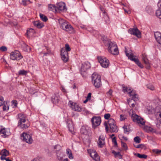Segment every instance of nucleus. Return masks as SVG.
<instances>
[{"label": "nucleus", "mask_w": 161, "mask_h": 161, "mask_svg": "<svg viewBox=\"0 0 161 161\" xmlns=\"http://www.w3.org/2000/svg\"><path fill=\"white\" fill-rule=\"evenodd\" d=\"M103 41L105 45L108 47V50L109 53L114 55L118 54L119 50L115 42H111L108 39L103 40Z\"/></svg>", "instance_id": "obj_1"}, {"label": "nucleus", "mask_w": 161, "mask_h": 161, "mask_svg": "<svg viewBox=\"0 0 161 161\" xmlns=\"http://www.w3.org/2000/svg\"><path fill=\"white\" fill-rule=\"evenodd\" d=\"M92 82L94 86L97 88L100 87L101 86L100 76L96 73H93L92 75Z\"/></svg>", "instance_id": "obj_2"}, {"label": "nucleus", "mask_w": 161, "mask_h": 161, "mask_svg": "<svg viewBox=\"0 0 161 161\" xmlns=\"http://www.w3.org/2000/svg\"><path fill=\"white\" fill-rule=\"evenodd\" d=\"M98 59L102 67L104 68H107L109 64V61L105 57H98Z\"/></svg>", "instance_id": "obj_3"}, {"label": "nucleus", "mask_w": 161, "mask_h": 161, "mask_svg": "<svg viewBox=\"0 0 161 161\" xmlns=\"http://www.w3.org/2000/svg\"><path fill=\"white\" fill-rule=\"evenodd\" d=\"M21 139L24 142L31 144L33 142L32 136L31 134L23 132L21 135Z\"/></svg>", "instance_id": "obj_4"}, {"label": "nucleus", "mask_w": 161, "mask_h": 161, "mask_svg": "<svg viewBox=\"0 0 161 161\" xmlns=\"http://www.w3.org/2000/svg\"><path fill=\"white\" fill-rule=\"evenodd\" d=\"M10 58L14 60H18L23 58L20 52L18 51H14L10 53Z\"/></svg>", "instance_id": "obj_5"}, {"label": "nucleus", "mask_w": 161, "mask_h": 161, "mask_svg": "<svg viewBox=\"0 0 161 161\" xmlns=\"http://www.w3.org/2000/svg\"><path fill=\"white\" fill-rule=\"evenodd\" d=\"M131 118L134 122L138 124H141L142 125H144L145 124L144 119L136 114H133L132 115Z\"/></svg>", "instance_id": "obj_6"}, {"label": "nucleus", "mask_w": 161, "mask_h": 161, "mask_svg": "<svg viewBox=\"0 0 161 161\" xmlns=\"http://www.w3.org/2000/svg\"><path fill=\"white\" fill-rule=\"evenodd\" d=\"M92 127L95 129L99 125L101 121V118L99 116H93L91 119Z\"/></svg>", "instance_id": "obj_7"}, {"label": "nucleus", "mask_w": 161, "mask_h": 161, "mask_svg": "<svg viewBox=\"0 0 161 161\" xmlns=\"http://www.w3.org/2000/svg\"><path fill=\"white\" fill-rule=\"evenodd\" d=\"M9 129L0 126V135L3 137L6 138L10 135Z\"/></svg>", "instance_id": "obj_8"}, {"label": "nucleus", "mask_w": 161, "mask_h": 161, "mask_svg": "<svg viewBox=\"0 0 161 161\" xmlns=\"http://www.w3.org/2000/svg\"><path fill=\"white\" fill-rule=\"evenodd\" d=\"M128 31L130 34L135 35L139 38L141 37V32L137 28H130L129 29Z\"/></svg>", "instance_id": "obj_9"}, {"label": "nucleus", "mask_w": 161, "mask_h": 161, "mask_svg": "<svg viewBox=\"0 0 161 161\" xmlns=\"http://www.w3.org/2000/svg\"><path fill=\"white\" fill-rule=\"evenodd\" d=\"M68 105L73 110L75 111L80 112L81 111V108L80 107L71 101H69Z\"/></svg>", "instance_id": "obj_10"}, {"label": "nucleus", "mask_w": 161, "mask_h": 161, "mask_svg": "<svg viewBox=\"0 0 161 161\" xmlns=\"http://www.w3.org/2000/svg\"><path fill=\"white\" fill-rule=\"evenodd\" d=\"M61 58L64 62H67L69 60L68 53L65 51L64 48L61 49Z\"/></svg>", "instance_id": "obj_11"}, {"label": "nucleus", "mask_w": 161, "mask_h": 161, "mask_svg": "<svg viewBox=\"0 0 161 161\" xmlns=\"http://www.w3.org/2000/svg\"><path fill=\"white\" fill-rule=\"evenodd\" d=\"M26 117L25 114L22 113H19L16 116L17 119L18 120V124H20L21 123H25L26 121Z\"/></svg>", "instance_id": "obj_12"}, {"label": "nucleus", "mask_w": 161, "mask_h": 161, "mask_svg": "<svg viewBox=\"0 0 161 161\" xmlns=\"http://www.w3.org/2000/svg\"><path fill=\"white\" fill-rule=\"evenodd\" d=\"M57 20L58 21L60 28L63 30H64L69 24L68 22L61 18H59Z\"/></svg>", "instance_id": "obj_13"}, {"label": "nucleus", "mask_w": 161, "mask_h": 161, "mask_svg": "<svg viewBox=\"0 0 161 161\" xmlns=\"http://www.w3.org/2000/svg\"><path fill=\"white\" fill-rule=\"evenodd\" d=\"M108 124V125L109 126L115 124L114 120L113 119L110 118L108 119V121L104 123V125L105 127V130L107 132H108L109 129V126Z\"/></svg>", "instance_id": "obj_14"}, {"label": "nucleus", "mask_w": 161, "mask_h": 161, "mask_svg": "<svg viewBox=\"0 0 161 161\" xmlns=\"http://www.w3.org/2000/svg\"><path fill=\"white\" fill-rule=\"evenodd\" d=\"M142 60L145 64L146 68L147 69H149L150 67V64L147 58V56L145 53H143L142 55Z\"/></svg>", "instance_id": "obj_15"}, {"label": "nucleus", "mask_w": 161, "mask_h": 161, "mask_svg": "<svg viewBox=\"0 0 161 161\" xmlns=\"http://www.w3.org/2000/svg\"><path fill=\"white\" fill-rule=\"evenodd\" d=\"M91 67V64L88 62H86L82 64L80 69L81 72H85Z\"/></svg>", "instance_id": "obj_16"}, {"label": "nucleus", "mask_w": 161, "mask_h": 161, "mask_svg": "<svg viewBox=\"0 0 161 161\" xmlns=\"http://www.w3.org/2000/svg\"><path fill=\"white\" fill-rule=\"evenodd\" d=\"M57 7V11H62L67 10L65 3L63 2H60L58 3Z\"/></svg>", "instance_id": "obj_17"}, {"label": "nucleus", "mask_w": 161, "mask_h": 161, "mask_svg": "<svg viewBox=\"0 0 161 161\" xmlns=\"http://www.w3.org/2000/svg\"><path fill=\"white\" fill-rule=\"evenodd\" d=\"M98 145L100 147H102L105 144V137L103 135L99 136L97 142Z\"/></svg>", "instance_id": "obj_18"}, {"label": "nucleus", "mask_w": 161, "mask_h": 161, "mask_svg": "<svg viewBox=\"0 0 161 161\" xmlns=\"http://www.w3.org/2000/svg\"><path fill=\"white\" fill-rule=\"evenodd\" d=\"M30 126L29 122L26 121L25 123H21L20 124H18L17 127L23 130H25L28 128Z\"/></svg>", "instance_id": "obj_19"}, {"label": "nucleus", "mask_w": 161, "mask_h": 161, "mask_svg": "<svg viewBox=\"0 0 161 161\" xmlns=\"http://www.w3.org/2000/svg\"><path fill=\"white\" fill-rule=\"evenodd\" d=\"M90 131V130L88 127L82 126L80 129V132L82 134L86 135H88Z\"/></svg>", "instance_id": "obj_20"}, {"label": "nucleus", "mask_w": 161, "mask_h": 161, "mask_svg": "<svg viewBox=\"0 0 161 161\" xmlns=\"http://www.w3.org/2000/svg\"><path fill=\"white\" fill-rule=\"evenodd\" d=\"M129 95L130 97H132L131 100L135 101L138 100L139 99V96L136 93V92L134 90L129 92Z\"/></svg>", "instance_id": "obj_21"}, {"label": "nucleus", "mask_w": 161, "mask_h": 161, "mask_svg": "<svg viewBox=\"0 0 161 161\" xmlns=\"http://www.w3.org/2000/svg\"><path fill=\"white\" fill-rule=\"evenodd\" d=\"M125 53L126 56L128 57V58L131 60L134 61L136 64L139 61L137 58L134 57V56L132 53L130 54L127 53L126 51H125Z\"/></svg>", "instance_id": "obj_22"}, {"label": "nucleus", "mask_w": 161, "mask_h": 161, "mask_svg": "<svg viewBox=\"0 0 161 161\" xmlns=\"http://www.w3.org/2000/svg\"><path fill=\"white\" fill-rule=\"evenodd\" d=\"M64 30L70 33H73L75 32L72 26L69 24H68Z\"/></svg>", "instance_id": "obj_23"}, {"label": "nucleus", "mask_w": 161, "mask_h": 161, "mask_svg": "<svg viewBox=\"0 0 161 161\" xmlns=\"http://www.w3.org/2000/svg\"><path fill=\"white\" fill-rule=\"evenodd\" d=\"M154 36L158 42L161 44V33L157 31L155 32Z\"/></svg>", "instance_id": "obj_24"}, {"label": "nucleus", "mask_w": 161, "mask_h": 161, "mask_svg": "<svg viewBox=\"0 0 161 161\" xmlns=\"http://www.w3.org/2000/svg\"><path fill=\"white\" fill-rule=\"evenodd\" d=\"M158 8L156 11V14L158 18L161 19V2H158Z\"/></svg>", "instance_id": "obj_25"}, {"label": "nucleus", "mask_w": 161, "mask_h": 161, "mask_svg": "<svg viewBox=\"0 0 161 161\" xmlns=\"http://www.w3.org/2000/svg\"><path fill=\"white\" fill-rule=\"evenodd\" d=\"M91 157L95 161H99V157L97 153L95 151L92 152L90 153Z\"/></svg>", "instance_id": "obj_26"}, {"label": "nucleus", "mask_w": 161, "mask_h": 161, "mask_svg": "<svg viewBox=\"0 0 161 161\" xmlns=\"http://www.w3.org/2000/svg\"><path fill=\"white\" fill-rule=\"evenodd\" d=\"M48 9L49 10L52 11L55 13L57 12V7L54 4H49L48 5Z\"/></svg>", "instance_id": "obj_27"}, {"label": "nucleus", "mask_w": 161, "mask_h": 161, "mask_svg": "<svg viewBox=\"0 0 161 161\" xmlns=\"http://www.w3.org/2000/svg\"><path fill=\"white\" fill-rule=\"evenodd\" d=\"M144 129L147 132H152L154 133H156V130L151 127L148 126H145L144 127Z\"/></svg>", "instance_id": "obj_28"}, {"label": "nucleus", "mask_w": 161, "mask_h": 161, "mask_svg": "<svg viewBox=\"0 0 161 161\" xmlns=\"http://www.w3.org/2000/svg\"><path fill=\"white\" fill-rule=\"evenodd\" d=\"M33 24L34 26L39 29L42 28L44 26L43 24L39 21H34Z\"/></svg>", "instance_id": "obj_29"}, {"label": "nucleus", "mask_w": 161, "mask_h": 161, "mask_svg": "<svg viewBox=\"0 0 161 161\" xmlns=\"http://www.w3.org/2000/svg\"><path fill=\"white\" fill-rule=\"evenodd\" d=\"M109 130L111 132H117L118 130V129L116 124L111 125L109 126Z\"/></svg>", "instance_id": "obj_30"}, {"label": "nucleus", "mask_w": 161, "mask_h": 161, "mask_svg": "<svg viewBox=\"0 0 161 161\" xmlns=\"http://www.w3.org/2000/svg\"><path fill=\"white\" fill-rule=\"evenodd\" d=\"M21 47L25 51L29 52H30L31 50V48L24 43H23L21 45Z\"/></svg>", "instance_id": "obj_31"}, {"label": "nucleus", "mask_w": 161, "mask_h": 161, "mask_svg": "<svg viewBox=\"0 0 161 161\" xmlns=\"http://www.w3.org/2000/svg\"><path fill=\"white\" fill-rule=\"evenodd\" d=\"M160 107H157L155 109V113L156 115L158 116L161 118V105Z\"/></svg>", "instance_id": "obj_32"}, {"label": "nucleus", "mask_w": 161, "mask_h": 161, "mask_svg": "<svg viewBox=\"0 0 161 161\" xmlns=\"http://www.w3.org/2000/svg\"><path fill=\"white\" fill-rule=\"evenodd\" d=\"M66 153L69 159H73L74 157L72 154L71 151L69 148H67L66 149Z\"/></svg>", "instance_id": "obj_33"}, {"label": "nucleus", "mask_w": 161, "mask_h": 161, "mask_svg": "<svg viewBox=\"0 0 161 161\" xmlns=\"http://www.w3.org/2000/svg\"><path fill=\"white\" fill-rule=\"evenodd\" d=\"M112 153L114 154L115 158L119 159H121L122 158V156L119 152H116L114 150H112Z\"/></svg>", "instance_id": "obj_34"}, {"label": "nucleus", "mask_w": 161, "mask_h": 161, "mask_svg": "<svg viewBox=\"0 0 161 161\" xmlns=\"http://www.w3.org/2000/svg\"><path fill=\"white\" fill-rule=\"evenodd\" d=\"M59 100L58 97L57 96H56L55 95L53 96L51 98V101L54 104H56L58 103Z\"/></svg>", "instance_id": "obj_35"}, {"label": "nucleus", "mask_w": 161, "mask_h": 161, "mask_svg": "<svg viewBox=\"0 0 161 161\" xmlns=\"http://www.w3.org/2000/svg\"><path fill=\"white\" fill-rule=\"evenodd\" d=\"M122 89L123 91L124 92H127L129 94V92L130 91H133L131 87L125 86H123Z\"/></svg>", "instance_id": "obj_36"}, {"label": "nucleus", "mask_w": 161, "mask_h": 161, "mask_svg": "<svg viewBox=\"0 0 161 161\" xmlns=\"http://www.w3.org/2000/svg\"><path fill=\"white\" fill-rule=\"evenodd\" d=\"M0 154L5 157L8 156L9 155V152L6 149H3L1 150L0 152Z\"/></svg>", "instance_id": "obj_37"}, {"label": "nucleus", "mask_w": 161, "mask_h": 161, "mask_svg": "<svg viewBox=\"0 0 161 161\" xmlns=\"http://www.w3.org/2000/svg\"><path fill=\"white\" fill-rule=\"evenodd\" d=\"M147 109L149 114H152L154 113H155V109L153 108L152 107L147 106Z\"/></svg>", "instance_id": "obj_38"}, {"label": "nucleus", "mask_w": 161, "mask_h": 161, "mask_svg": "<svg viewBox=\"0 0 161 161\" xmlns=\"http://www.w3.org/2000/svg\"><path fill=\"white\" fill-rule=\"evenodd\" d=\"M133 154L135 156H136L138 157L141 158H146L147 157V155L145 154H141L139 153H134Z\"/></svg>", "instance_id": "obj_39"}, {"label": "nucleus", "mask_w": 161, "mask_h": 161, "mask_svg": "<svg viewBox=\"0 0 161 161\" xmlns=\"http://www.w3.org/2000/svg\"><path fill=\"white\" fill-rule=\"evenodd\" d=\"M34 32V30L32 29H30L29 30H27L26 34L28 37L32 36Z\"/></svg>", "instance_id": "obj_40"}, {"label": "nucleus", "mask_w": 161, "mask_h": 161, "mask_svg": "<svg viewBox=\"0 0 161 161\" xmlns=\"http://www.w3.org/2000/svg\"><path fill=\"white\" fill-rule=\"evenodd\" d=\"M103 12L104 14L103 17L104 18L105 21L106 23H108L109 21V17L106 12H105V11H104Z\"/></svg>", "instance_id": "obj_41"}, {"label": "nucleus", "mask_w": 161, "mask_h": 161, "mask_svg": "<svg viewBox=\"0 0 161 161\" xmlns=\"http://www.w3.org/2000/svg\"><path fill=\"white\" fill-rule=\"evenodd\" d=\"M40 17L41 19L43 21L46 22L48 20V19L47 16L42 14H40Z\"/></svg>", "instance_id": "obj_42"}, {"label": "nucleus", "mask_w": 161, "mask_h": 161, "mask_svg": "<svg viewBox=\"0 0 161 161\" xmlns=\"http://www.w3.org/2000/svg\"><path fill=\"white\" fill-rule=\"evenodd\" d=\"M11 104L13 108H16L17 107L18 102L16 100H13L11 101Z\"/></svg>", "instance_id": "obj_43"}, {"label": "nucleus", "mask_w": 161, "mask_h": 161, "mask_svg": "<svg viewBox=\"0 0 161 161\" xmlns=\"http://www.w3.org/2000/svg\"><path fill=\"white\" fill-rule=\"evenodd\" d=\"M18 73L19 75H26L27 73V72L24 70H19Z\"/></svg>", "instance_id": "obj_44"}, {"label": "nucleus", "mask_w": 161, "mask_h": 161, "mask_svg": "<svg viewBox=\"0 0 161 161\" xmlns=\"http://www.w3.org/2000/svg\"><path fill=\"white\" fill-rule=\"evenodd\" d=\"M121 146L125 150H126L128 149V148L127 147V145L124 142L122 141H121Z\"/></svg>", "instance_id": "obj_45"}, {"label": "nucleus", "mask_w": 161, "mask_h": 161, "mask_svg": "<svg viewBox=\"0 0 161 161\" xmlns=\"http://www.w3.org/2000/svg\"><path fill=\"white\" fill-rule=\"evenodd\" d=\"M119 137L121 140L123 139L125 141H127L128 140L127 137L125 136L122 134H119Z\"/></svg>", "instance_id": "obj_46"}, {"label": "nucleus", "mask_w": 161, "mask_h": 161, "mask_svg": "<svg viewBox=\"0 0 161 161\" xmlns=\"http://www.w3.org/2000/svg\"><path fill=\"white\" fill-rule=\"evenodd\" d=\"M31 3L30 0H22V4L24 6H26Z\"/></svg>", "instance_id": "obj_47"}, {"label": "nucleus", "mask_w": 161, "mask_h": 161, "mask_svg": "<svg viewBox=\"0 0 161 161\" xmlns=\"http://www.w3.org/2000/svg\"><path fill=\"white\" fill-rule=\"evenodd\" d=\"M65 51L67 52V53L68 52L70 51H71V48L70 47L69 44H66L65 45V49H64Z\"/></svg>", "instance_id": "obj_48"}, {"label": "nucleus", "mask_w": 161, "mask_h": 161, "mask_svg": "<svg viewBox=\"0 0 161 161\" xmlns=\"http://www.w3.org/2000/svg\"><path fill=\"white\" fill-rule=\"evenodd\" d=\"M134 141L136 143H139L141 142V139L139 136H137L134 138Z\"/></svg>", "instance_id": "obj_49"}, {"label": "nucleus", "mask_w": 161, "mask_h": 161, "mask_svg": "<svg viewBox=\"0 0 161 161\" xmlns=\"http://www.w3.org/2000/svg\"><path fill=\"white\" fill-rule=\"evenodd\" d=\"M57 158L59 160H61L63 158L62 155L61 153H57Z\"/></svg>", "instance_id": "obj_50"}, {"label": "nucleus", "mask_w": 161, "mask_h": 161, "mask_svg": "<svg viewBox=\"0 0 161 161\" xmlns=\"http://www.w3.org/2000/svg\"><path fill=\"white\" fill-rule=\"evenodd\" d=\"M147 88L151 90H153L154 89V86L152 84H149L147 85Z\"/></svg>", "instance_id": "obj_51"}, {"label": "nucleus", "mask_w": 161, "mask_h": 161, "mask_svg": "<svg viewBox=\"0 0 161 161\" xmlns=\"http://www.w3.org/2000/svg\"><path fill=\"white\" fill-rule=\"evenodd\" d=\"M123 128L124 129V133H126L130 131L129 129L127 128V126L125 125L123 127Z\"/></svg>", "instance_id": "obj_52"}, {"label": "nucleus", "mask_w": 161, "mask_h": 161, "mask_svg": "<svg viewBox=\"0 0 161 161\" xmlns=\"http://www.w3.org/2000/svg\"><path fill=\"white\" fill-rule=\"evenodd\" d=\"M7 48L5 46H3L0 47V51L2 52H5L7 51Z\"/></svg>", "instance_id": "obj_53"}, {"label": "nucleus", "mask_w": 161, "mask_h": 161, "mask_svg": "<svg viewBox=\"0 0 161 161\" xmlns=\"http://www.w3.org/2000/svg\"><path fill=\"white\" fill-rule=\"evenodd\" d=\"M112 142L114 143V144L115 146H116L117 145V144L116 141V139L115 137H114L112 138Z\"/></svg>", "instance_id": "obj_54"}, {"label": "nucleus", "mask_w": 161, "mask_h": 161, "mask_svg": "<svg viewBox=\"0 0 161 161\" xmlns=\"http://www.w3.org/2000/svg\"><path fill=\"white\" fill-rule=\"evenodd\" d=\"M4 101L3 98V97H0V106L4 104Z\"/></svg>", "instance_id": "obj_55"}, {"label": "nucleus", "mask_w": 161, "mask_h": 161, "mask_svg": "<svg viewBox=\"0 0 161 161\" xmlns=\"http://www.w3.org/2000/svg\"><path fill=\"white\" fill-rule=\"evenodd\" d=\"M110 117V114H106L104 115V118L105 119H108Z\"/></svg>", "instance_id": "obj_56"}, {"label": "nucleus", "mask_w": 161, "mask_h": 161, "mask_svg": "<svg viewBox=\"0 0 161 161\" xmlns=\"http://www.w3.org/2000/svg\"><path fill=\"white\" fill-rule=\"evenodd\" d=\"M126 118L125 116L123 114H121L120 116V121H123Z\"/></svg>", "instance_id": "obj_57"}, {"label": "nucleus", "mask_w": 161, "mask_h": 161, "mask_svg": "<svg viewBox=\"0 0 161 161\" xmlns=\"http://www.w3.org/2000/svg\"><path fill=\"white\" fill-rule=\"evenodd\" d=\"M136 64L140 68L142 69L144 68L143 66L141 64V63L139 61Z\"/></svg>", "instance_id": "obj_58"}, {"label": "nucleus", "mask_w": 161, "mask_h": 161, "mask_svg": "<svg viewBox=\"0 0 161 161\" xmlns=\"http://www.w3.org/2000/svg\"><path fill=\"white\" fill-rule=\"evenodd\" d=\"M4 105L3 107V111L6 110L7 109L8 110L9 109L8 106V105L7 106L6 105H5L4 103Z\"/></svg>", "instance_id": "obj_59"}, {"label": "nucleus", "mask_w": 161, "mask_h": 161, "mask_svg": "<svg viewBox=\"0 0 161 161\" xmlns=\"http://www.w3.org/2000/svg\"><path fill=\"white\" fill-rule=\"evenodd\" d=\"M113 91L111 89H110L108 92H107V94L108 96H111L112 95Z\"/></svg>", "instance_id": "obj_60"}, {"label": "nucleus", "mask_w": 161, "mask_h": 161, "mask_svg": "<svg viewBox=\"0 0 161 161\" xmlns=\"http://www.w3.org/2000/svg\"><path fill=\"white\" fill-rule=\"evenodd\" d=\"M128 104L130 106V107L133 108L135 106V104L134 103H132V104H130V101L128 102Z\"/></svg>", "instance_id": "obj_61"}, {"label": "nucleus", "mask_w": 161, "mask_h": 161, "mask_svg": "<svg viewBox=\"0 0 161 161\" xmlns=\"http://www.w3.org/2000/svg\"><path fill=\"white\" fill-rule=\"evenodd\" d=\"M91 93H89L88 94V95L87 96L86 98L87 99H88L90 100L91 99Z\"/></svg>", "instance_id": "obj_62"}, {"label": "nucleus", "mask_w": 161, "mask_h": 161, "mask_svg": "<svg viewBox=\"0 0 161 161\" xmlns=\"http://www.w3.org/2000/svg\"><path fill=\"white\" fill-rule=\"evenodd\" d=\"M57 148L58 149V150H59L60 148V146L59 145H57L54 147V149H56Z\"/></svg>", "instance_id": "obj_63"}, {"label": "nucleus", "mask_w": 161, "mask_h": 161, "mask_svg": "<svg viewBox=\"0 0 161 161\" xmlns=\"http://www.w3.org/2000/svg\"><path fill=\"white\" fill-rule=\"evenodd\" d=\"M134 146L135 147H136V148H141V146L142 145L141 144H139V145H136L135 144H134Z\"/></svg>", "instance_id": "obj_64"}]
</instances>
